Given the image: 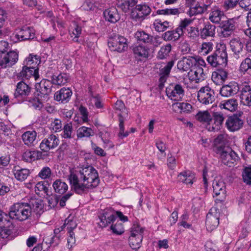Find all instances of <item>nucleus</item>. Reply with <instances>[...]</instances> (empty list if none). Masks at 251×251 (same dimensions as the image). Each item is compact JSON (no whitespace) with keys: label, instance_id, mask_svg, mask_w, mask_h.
I'll use <instances>...</instances> for the list:
<instances>
[{"label":"nucleus","instance_id":"f257e3e1","mask_svg":"<svg viewBox=\"0 0 251 251\" xmlns=\"http://www.w3.org/2000/svg\"><path fill=\"white\" fill-rule=\"evenodd\" d=\"M68 179L75 192L81 195L98 186L100 180L97 171L92 166L80 167L71 172Z\"/></svg>","mask_w":251,"mask_h":251},{"label":"nucleus","instance_id":"f03ea898","mask_svg":"<svg viewBox=\"0 0 251 251\" xmlns=\"http://www.w3.org/2000/svg\"><path fill=\"white\" fill-rule=\"evenodd\" d=\"M206 60L213 67L225 66L227 62V53L226 44L223 43L218 44L216 50L207 57Z\"/></svg>","mask_w":251,"mask_h":251},{"label":"nucleus","instance_id":"7ed1b4c3","mask_svg":"<svg viewBox=\"0 0 251 251\" xmlns=\"http://www.w3.org/2000/svg\"><path fill=\"white\" fill-rule=\"evenodd\" d=\"M31 215V208L27 202H17L13 204L9 209V217L13 220L24 221Z\"/></svg>","mask_w":251,"mask_h":251},{"label":"nucleus","instance_id":"20e7f679","mask_svg":"<svg viewBox=\"0 0 251 251\" xmlns=\"http://www.w3.org/2000/svg\"><path fill=\"white\" fill-rule=\"evenodd\" d=\"M118 217L120 220L123 222H127L128 218L123 215L121 211H116V215L114 212L110 210H105L99 216L100 222H98V226L100 227H105L116 220Z\"/></svg>","mask_w":251,"mask_h":251},{"label":"nucleus","instance_id":"39448f33","mask_svg":"<svg viewBox=\"0 0 251 251\" xmlns=\"http://www.w3.org/2000/svg\"><path fill=\"white\" fill-rule=\"evenodd\" d=\"M215 152L220 155L223 163L230 167L239 159L237 153L229 148L219 146L216 148Z\"/></svg>","mask_w":251,"mask_h":251},{"label":"nucleus","instance_id":"423d86ee","mask_svg":"<svg viewBox=\"0 0 251 251\" xmlns=\"http://www.w3.org/2000/svg\"><path fill=\"white\" fill-rule=\"evenodd\" d=\"M198 101L204 105L212 104L215 100V94L213 89L209 86L202 87L198 91Z\"/></svg>","mask_w":251,"mask_h":251},{"label":"nucleus","instance_id":"0eeeda50","mask_svg":"<svg viewBox=\"0 0 251 251\" xmlns=\"http://www.w3.org/2000/svg\"><path fill=\"white\" fill-rule=\"evenodd\" d=\"M18 54L15 51H0V68L11 67L18 60Z\"/></svg>","mask_w":251,"mask_h":251},{"label":"nucleus","instance_id":"6e6552de","mask_svg":"<svg viewBox=\"0 0 251 251\" xmlns=\"http://www.w3.org/2000/svg\"><path fill=\"white\" fill-rule=\"evenodd\" d=\"M108 45L111 51L122 52L127 49V39L122 36H115L109 39Z\"/></svg>","mask_w":251,"mask_h":251},{"label":"nucleus","instance_id":"1a4fd4ad","mask_svg":"<svg viewBox=\"0 0 251 251\" xmlns=\"http://www.w3.org/2000/svg\"><path fill=\"white\" fill-rule=\"evenodd\" d=\"M166 95L168 97L174 101H180L185 95L183 86L180 84H174L166 88Z\"/></svg>","mask_w":251,"mask_h":251},{"label":"nucleus","instance_id":"9d476101","mask_svg":"<svg viewBox=\"0 0 251 251\" xmlns=\"http://www.w3.org/2000/svg\"><path fill=\"white\" fill-rule=\"evenodd\" d=\"M220 211L216 207H212L206 216V227L208 231H212L219 224Z\"/></svg>","mask_w":251,"mask_h":251},{"label":"nucleus","instance_id":"9b49d317","mask_svg":"<svg viewBox=\"0 0 251 251\" xmlns=\"http://www.w3.org/2000/svg\"><path fill=\"white\" fill-rule=\"evenodd\" d=\"M14 35L19 41L32 40L35 37V30L32 27L25 25L17 28Z\"/></svg>","mask_w":251,"mask_h":251},{"label":"nucleus","instance_id":"f8f14e48","mask_svg":"<svg viewBox=\"0 0 251 251\" xmlns=\"http://www.w3.org/2000/svg\"><path fill=\"white\" fill-rule=\"evenodd\" d=\"M239 84L235 81H231L222 86L220 90V94L224 97H230L237 94L240 91Z\"/></svg>","mask_w":251,"mask_h":251},{"label":"nucleus","instance_id":"ddd939ff","mask_svg":"<svg viewBox=\"0 0 251 251\" xmlns=\"http://www.w3.org/2000/svg\"><path fill=\"white\" fill-rule=\"evenodd\" d=\"M151 8L147 4L136 5L131 10V16L135 20H142L149 15L151 12Z\"/></svg>","mask_w":251,"mask_h":251},{"label":"nucleus","instance_id":"4468645a","mask_svg":"<svg viewBox=\"0 0 251 251\" xmlns=\"http://www.w3.org/2000/svg\"><path fill=\"white\" fill-rule=\"evenodd\" d=\"M223 20L220 23L219 27L221 28V35L227 38L230 36L236 28V23L233 19Z\"/></svg>","mask_w":251,"mask_h":251},{"label":"nucleus","instance_id":"2eb2a0df","mask_svg":"<svg viewBox=\"0 0 251 251\" xmlns=\"http://www.w3.org/2000/svg\"><path fill=\"white\" fill-rule=\"evenodd\" d=\"M52 85L50 80L47 79H42L39 83L35 85V89L39 92L38 95L45 99L48 98L51 92Z\"/></svg>","mask_w":251,"mask_h":251},{"label":"nucleus","instance_id":"dca6fc26","mask_svg":"<svg viewBox=\"0 0 251 251\" xmlns=\"http://www.w3.org/2000/svg\"><path fill=\"white\" fill-rule=\"evenodd\" d=\"M245 41L243 38L236 37L232 39L229 42L230 49L233 52L235 58L238 59L240 56H243V49L244 46Z\"/></svg>","mask_w":251,"mask_h":251},{"label":"nucleus","instance_id":"f3484780","mask_svg":"<svg viewBox=\"0 0 251 251\" xmlns=\"http://www.w3.org/2000/svg\"><path fill=\"white\" fill-rule=\"evenodd\" d=\"M243 120L235 114L228 117L226 122L227 128L232 132L239 130L243 127Z\"/></svg>","mask_w":251,"mask_h":251},{"label":"nucleus","instance_id":"a211bd4d","mask_svg":"<svg viewBox=\"0 0 251 251\" xmlns=\"http://www.w3.org/2000/svg\"><path fill=\"white\" fill-rule=\"evenodd\" d=\"M59 143L58 138L55 135H50L47 138H45L40 145V149L44 151L47 152L50 149L56 148Z\"/></svg>","mask_w":251,"mask_h":251},{"label":"nucleus","instance_id":"6ab92c4d","mask_svg":"<svg viewBox=\"0 0 251 251\" xmlns=\"http://www.w3.org/2000/svg\"><path fill=\"white\" fill-rule=\"evenodd\" d=\"M241 102L245 106L251 107V86L248 84L240 88Z\"/></svg>","mask_w":251,"mask_h":251},{"label":"nucleus","instance_id":"aec40b11","mask_svg":"<svg viewBox=\"0 0 251 251\" xmlns=\"http://www.w3.org/2000/svg\"><path fill=\"white\" fill-rule=\"evenodd\" d=\"M212 187L213 189V192L216 196H219L222 201L225 198L226 196V186L224 181L220 179L215 178L212 184Z\"/></svg>","mask_w":251,"mask_h":251},{"label":"nucleus","instance_id":"412c9836","mask_svg":"<svg viewBox=\"0 0 251 251\" xmlns=\"http://www.w3.org/2000/svg\"><path fill=\"white\" fill-rule=\"evenodd\" d=\"M39 69H31L26 66H24L23 67L22 70L19 74L18 76L22 78V79H29L31 77H33L35 80H37L39 77Z\"/></svg>","mask_w":251,"mask_h":251},{"label":"nucleus","instance_id":"4be33fe9","mask_svg":"<svg viewBox=\"0 0 251 251\" xmlns=\"http://www.w3.org/2000/svg\"><path fill=\"white\" fill-rule=\"evenodd\" d=\"M72 95V92L69 88H62L55 93L54 99L57 101L65 103L69 101Z\"/></svg>","mask_w":251,"mask_h":251},{"label":"nucleus","instance_id":"5701e85b","mask_svg":"<svg viewBox=\"0 0 251 251\" xmlns=\"http://www.w3.org/2000/svg\"><path fill=\"white\" fill-rule=\"evenodd\" d=\"M195 61L193 56L183 57L178 61L177 69L181 72H187L194 66Z\"/></svg>","mask_w":251,"mask_h":251},{"label":"nucleus","instance_id":"b1692460","mask_svg":"<svg viewBox=\"0 0 251 251\" xmlns=\"http://www.w3.org/2000/svg\"><path fill=\"white\" fill-rule=\"evenodd\" d=\"M43 153L41 151L37 150H26L22 155L23 160L27 162H32L42 158Z\"/></svg>","mask_w":251,"mask_h":251},{"label":"nucleus","instance_id":"393cba45","mask_svg":"<svg viewBox=\"0 0 251 251\" xmlns=\"http://www.w3.org/2000/svg\"><path fill=\"white\" fill-rule=\"evenodd\" d=\"M212 1L211 0H206L205 3L197 2L194 7L192 8L191 15L201 14L207 12L210 8Z\"/></svg>","mask_w":251,"mask_h":251},{"label":"nucleus","instance_id":"a878e982","mask_svg":"<svg viewBox=\"0 0 251 251\" xmlns=\"http://www.w3.org/2000/svg\"><path fill=\"white\" fill-rule=\"evenodd\" d=\"M37 133L35 130L27 131L22 135V139L25 145L28 147H32L36 144Z\"/></svg>","mask_w":251,"mask_h":251},{"label":"nucleus","instance_id":"bb28decb","mask_svg":"<svg viewBox=\"0 0 251 251\" xmlns=\"http://www.w3.org/2000/svg\"><path fill=\"white\" fill-rule=\"evenodd\" d=\"M31 92V88L24 81H21L17 84L14 93L15 98L20 96L22 97L28 96Z\"/></svg>","mask_w":251,"mask_h":251},{"label":"nucleus","instance_id":"cd10ccee","mask_svg":"<svg viewBox=\"0 0 251 251\" xmlns=\"http://www.w3.org/2000/svg\"><path fill=\"white\" fill-rule=\"evenodd\" d=\"M228 72L224 69H219L213 72L212 74L211 79L217 85L223 84L227 78Z\"/></svg>","mask_w":251,"mask_h":251},{"label":"nucleus","instance_id":"c85d7f7f","mask_svg":"<svg viewBox=\"0 0 251 251\" xmlns=\"http://www.w3.org/2000/svg\"><path fill=\"white\" fill-rule=\"evenodd\" d=\"M238 106V100L235 98L222 100L219 103V107L221 109H225L230 112L235 111L237 109Z\"/></svg>","mask_w":251,"mask_h":251},{"label":"nucleus","instance_id":"c756f323","mask_svg":"<svg viewBox=\"0 0 251 251\" xmlns=\"http://www.w3.org/2000/svg\"><path fill=\"white\" fill-rule=\"evenodd\" d=\"M225 18V15L223 11H221L219 8L214 7L211 9V11L209 16V20L215 24H220L223 19Z\"/></svg>","mask_w":251,"mask_h":251},{"label":"nucleus","instance_id":"7c9ffc66","mask_svg":"<svg viewBox=\"0 0 251 251\" xmlns=\"http://www.w3.org/2000/svg\"><path fill=\"white\" fill-rule=\"evenodd\" d=\"M212 120L214 122L215 126H209L207 130L209 131H216L220 129L224 120L223 114L219 112H215L212 117Z\"/></svg>","mask_w":251,"mask_h":251},{"label":"nucleus","instance_id":"2f4dec72","mask_svg":"<svg viewBox=\"0 0 251 251\" xmlns=\"http://www.w3.org/2000/svg\"><path fill=\"white\" fill-rule=\"evenodd\" d=\"M216 26L211 24L210 23H207L204 24L203 28H201L200 32V35L202 39H205L208 37H214L215 33Z\"/></svg>","mask_w":251,"mask_h":251},{"label":"nucleus","instance_id":"473e14b6","mask_svg":"<svg viewBox=\"0 0 251 251\" xmlns=\"http://www.w3.org/2000/svg\"><path fill=\"white\" fill-rule=\"evenodd\" d=\"M103 15L106 20L112 23H115L120 19L117 10L114 7L106 9L103 12Z\"/></svg>","mask_w":251,"mask_h":251},{"label":"nucleus","instance_id":"72a5a7b5","mask_svg":"<svg viewBox=\"0 0 251 251\" xmlns=\"http://www.w3.org/2000/svg\"><path fill=\"white\" fill-rule=\"evenodd\" d=\"M150 49L143 45H138L133 48V52L135 57L147 58L149 56Z\"/></svg>","mask_w":251,"mask_h":251},{"label":"nucleus","instance_id":"f704fd0d","mask_svg":"<svg viewBox=\"0 0 251 251\" xmlns=\"http://www.w3.org/2000/svg\"><path fill=\"white\" fill-rule=\"evenodd\" d=\"M28 204L31 208V213H36V214L40 215L43 212L44 204L43 201L40 199H32L30 201Z\"/></svg>","mask_w":251,"mask_h":251},{"label":"nucleus","instance_id":"c9c22d12","mask_svg":"<svg viewBox=\"0 0 251 251\" xmlns=\"http://www.w3.org/2000/svg\"><path fill=\"white\" fill-rule=\"evenodd\" d=\"M54 192L59 194H64L68 190V185L60 179L55 180L52 183Z\"/></svg>","mask_w":251,"mask_h":251},{"label":"nucleus","instance_id":"e433bc0d","mask_svg":"<svg viewBox=\"0 0 251 251\" xmlns=\"http://www.w3.org/2000/svg\"><path fill=\"white\" fill-rule=\"evenodd\" d=\"M68 76L66 74H60L59 75H53L51 76V82L52 85L61 86L68 82Z\"/></svg>","mask_w":251,"mask_h":251},{"label":"nucleus","instance_id":"4c0bfd02","mask_svg":"<svg viewBox=\"0 0 251 251\" xmlns=\"http://www.w3.org/2000/svg\"><path fill=\"white\" fill-rule=\"evenodd\" d=\"M18 167H14L13 172L15 178L20 181H23L27 178L30 174V172L27 169H18Z\"/></svg>","mask_w":251,"mask_h":251},{"label":"nucleus","instance_id":"58836bf2","mask_svg":"<svg viewBox=\"0 0 251 251\" xmlns=\"http://www.w3.org/2000/svg\"><path fill=\"white\" fill-rule=\"evenodd\" d=\"M179 181L187 185H192L195 178L194 175L189 171L180 173L178 175Z\"/></svg>","mask_w":251,"mask_h":251},{"label":"nucleus","instance_id":"ea45409f","mask_svg":"<svg viewBox=\"0 0 251 251\" xmlns=\"http://www.w3.org/2000/svg\"><path fill=\"white\" fill-rule=\"evenodd\" d=\"M172 49V46L169 43L163 45L157 52V58L161 60L166 59L169 56Z\"/></svg>","mask_w":251,"mask_h":251},{"label":"nucleus","instance_id":"a19ab883","mask_svg":"<svg viewBox=\"0 0 251 251\" xmlns=\"http://www.w3.org/2000/svg\"><path fill=\"white\" fill-rule=\"evenodd\" d=\"M135 37L138 41L144 43H151L153 37L143 30H138L135 34Z\"/></svg>","mask_w":251,"mask_h":251},{"label":"nucleus","instance_id":"79ce46f5","mask_svg":"<svg viewBox=\"0 0 251 251\" xmlns=\"http://www.w3.org/2000/svg\"><path fill=\"white\" fill-rule=\"evenodd\" d=\"M182 36L180 33L177 31L176 28L175 30L167 31L162 34V37L165 41H176L178 40Z\"/></svg>","mask_w":251,"mask_h":251},{"label":"nucleus","instance_id":"37998d69","mask_svg":"<svg viewBox=\"0 0 251 251\" xmlns=\"http://www.w3.org/2000/svg\"><path fill=\"white\" fill-rule=\"evenodd\" d=\"M138 0H121L119 4V7L124 12H128L130 9L136 5Z\"/></svg>","mask_w":251,"mask_h":251},{"label":"nucleus","instance_id":"c03bdc74","mask_svg":"<svg viewBox=\"0 0 251 251\" xmlns=\"http://www.w3.org/2000/svg\"><path fill=\"white\" fill-rule=\"evenodd\" d=\"M195 117L196 119L201 123L207 124L210 121L212 122V116L210 113L207 110L199 111L196 115Z\"/></svg>","mask_w":251,"mask_h":251},{"label":"nucleus","instance_id":"a18cd8bd","mask_svg":"<svg viewBox=\"0 0 251 251\" xmlns=\"http://www.w3.org/2000/svg\"><path fill=\"white\" fill-rule=\"evenodd\" d=\"M194 71L191 70V73H194V76L193 77V79L197 81H200L203 80L206 77V73L204 72L203 68L201 67H195Z\"/></svg>","mask_w":251,"mask_h":251},{"label":"nucleus","instance_id":"49530a36","mask_svg":"<svg viewBox=\"0 0 251 251\" xmlns=\"http://www.w3.org/2000/svg\"><path fill=\"white\" fill-rule=\"evenodd\" d=\"M39 57L37 55L30 54L24 61L25 66H28L31 69H36L37 65L39 63Z\"/></svg>","mask_w":251,"mask_h":251},{"label":"nucleus","instance_id":"de8ad7c7","mask_svg":"<svg viewBox=\"0 0 251 251\" xmlns=\"http://www.w3.org/2000/svg\"><path fill=\"white\" fill-rule=\"evenodd\" d=\"M94 134V131L91 128L85 126H82L76 131V135L78 138L89 137Z\"/></svg>","mask_w":251,"mask_h":251},{"label":"nucleus","instance_id":"09e8293b","mask_svg":"<svg viewBox=\"0 0 251 251\" xmlns=\"http://www.w3.org/2000/svg\"><path fill=\"white\" fill-rule=\"evenodd\" d=\"M143 239L140 235L138 237L130 236L128 239L130 247L136 251L138 250L141 247Z\"/></svg>","mask_w":251,"mask_h":251},{"label":"nucleus","instance_id":"8fccbe9b","mask_svg":"<svg viewBox=\"0 0 251 251\" xmlns=\"http://www.w3.org/2000/svg\"><path fill=\"white\" fill-rule=\"evenodd\" d=\"M179 8H166L159 9L156 11V13H153L152 16H155L156 14L164 15H178L180 13Z\"/></svg>","mask_w":251,"mask_h":251},{"label":"nucleus","instance_id":"3c124183","mask_svg":"<svg viewBox=\"0 0 251 251\" xmlns=\"http://www.w3.org/2000/svg\"><path fill=\"white\" fill-rule=\"evenodd\" d=\"M145 228L142 227L138 223H134L130 228V236L138 237L140 235L143 238V233Z\"/></svg>","mask_w":251,"mask_h":251},{"label":"nucleus","instance_id":"603ef678","mask_svg":"<svg viewBox=\"0 0 251 251\" xmlns=\"http://www.w3.org/2000/svg\"><path fill=\"white\" fill-rule=\"evenodd\" d=\"M239 71L245 74L247 73L249 75L251 74V59L246 58L241 63Z\"/></svg>","mask_w":251,"mask_h":251},{"label":"nucleus","instance_id":"864d4df0","mask_svg":"<svg viewBox=\"0 0 251 251\" xmlns=\"http://www.w3.org/2000/svg\"><path fill=\"white\" fill-rule=\"evenodd\" d=\"M43 243L50 246H56L59 244L58 237L57 236H53L52 235H48L47 234L43 238Z\"/></svg>","mask_w":251,"mask_h":251},{"label":"nucleus","instance_id":"5fc2aeb1","mask_svg":"<svg viewBox=\"0 0 251 251\" xmlns=\"http://www.w3.org/2000/svg\"><path fill=\"white\" fill-rule=\"evenodd\" d=\"M153 25L156 31L163 32L169 27V22L167 21L162 22L160 20H156Z\"/></svg>","mask_w":251,"mask_h":251},{"label":"nucleus","instance_id":"6e6d98bb","mask_svg":"<svg viewBox=\"0 0 251 251\" xmlns=\"http://www.w3.org/2000/svg\"><path fill=\"white\" fill-rule=\"evenodd\" d=\"M173 106L179 109L181 113H189L192 109V106L187 102H177Z\"/></svg>","mask_w":251,"mask_h":251},{"label":"nucleus","instance_id":"4d7b16f0","mask_svg":"<svg viewBox=\"0 0 251 251\" xmlns=\"http://www.w3.org/2000/svg\"><path fill=\"white\" fill-rule=\"evenodd\" d=\"M63 226L64 228L66 227L68 231H70L76 228L77 224L75 219L69 216L65 219Z\"/></svg>","mask_w":251,"mask_h":251},{"label":"nucleus","instance_id":"13d9d810","mask_svg":"<svg viewBox=\"0 0 251 251\" xmlns=\"http://www.w3.org/2000/svg\"><path fill=\"white\" fill-rule=\"evenodd\" d=\"M73 127L71 123L66 124L63 128V132L61 136L65 139H70L73 137L72 136Z\"/></svg>","mask_w":251,"mask_h":251},{"label":"nucleus","instance_id":"bf43d9fd","mask_svg":"<svg viewBox=\"0 0 251 251\" xmlns=\"http://www.w3.org/2000/svg\"><path fill=\"white\" fill-rule=\"evenodd\" d=\"M110 229L114 234L117 235H121L124 232V226L119 221H117L115 224H112L110 226Z\"/></svg>","mask_w":251,"mask_h":251},{"label":"nucleus","instance_id":"052dcab7","mask_svg":"<svg viewBox=\"0 0 251 251\" xmlns=\"http://www.w3.org/2000/svg\"><path fill=\"white\" fill-rule=\"evenodd\" d=\"M52 175L50 168L48 166L43 167L38 174V176L43 179L50 178Z\"/></svg>","mask_w":251,"mask_h":251},{"label":"nucleus","instance_id":"680f3d73","mask_svg":"<svg viewBox=\"0 0 251 251\" xmlns=\"http://www.w3.org/2000/svg\"><path fill=\"white\" fill-rule=\"evenodd\" d=\"M119 128L120 130L118 133V136L121 138L127 137L128 135V132H124V119L122 116L121 114H119Z\"/></svg>","mask_w":251,"mask_h":251},{"label":"nucleus","instance_id":"e2e57ef3","mask_svg":"<svg viewBox=\"0 0 251 251\" xmlns=\"http://www.w3.org/2000/svg\"><path fill=\"white\" fill-rule=\"evenodd\" d=\"M174 64V60H172L168 62L163 68L160 69V75L169 76L171 70Z\"/></svg>","mask_w":251,"mask_h":251},{"label":"nucleus","instance_id":"0e129e2a","mask_svg":"<svg viewBox=\"0 0 251 251\" xmlns=\"http://www.w3.org/2000/svg\"><path fill=\"white\" fill-rule=\"evenodd\" d=\"M239 0H224L223 7L225 11H228L235 7Z\"/></svg>","mask_w":251,"mask_h":251},{"label":"nucleus","instance_id":"69168bd1","mask_svg":"<svg viewBox=\"0 0 251 251\" xmlns=\"http://www.w3.org/2000/svg\"><path fill=\"white\" fill-rule=\"evenodd\" d=\"M156 147L160 151V154L158 158L160 159H164L166 156L165 151L166 149L165 144L161 140H159L156 142Z\"/></svg>","mask_w":251,"mask_h":251},{"label":"nucleus","instance_id":"338daca9","mask_svg":"<svg viewBox=\"0 0 251 251\" xmlns=\"http://www.w3.org/2000/svg\"><path fill=\"white\" fill-rule=\"evenodd\" d=\"M213 44L211 42H204L201 44V52L203 54H207L213 50Z\"/></svg>","mask_w":251,"mask_h":251},{"label":"nucleus","instance_id":"774afa93","mask_svg":"<svg viewBox=\"0 0 251 251\" xmlns=\"http://www.w3.org/2000/svg\"><path fill=\"white\" fill-rule=\"evenodd\" d=\"M244 182L247 184H251V167H247L245 169L243 174Z\"/></svg>","mask_w":251,"mask_h":251}]
</instances>
